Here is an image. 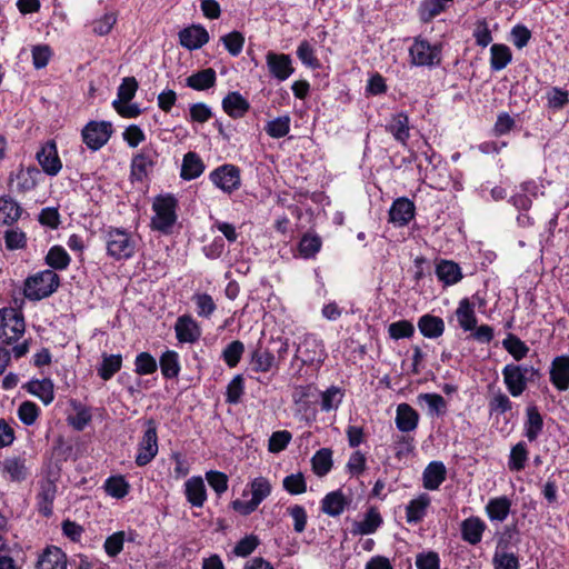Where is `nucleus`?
<instances>
[{
	"mask_svg": "<svg viewBox=\"0 0 569 569\" xmlns=\"http://www.w3.org/2000/svg\"><path fill=\"white\" fill-rule=\"evenodd\" d=\"M210 181L223 192L230 194L241 184L240 169L234 164H222L210 172Z\"/></svg>",
	"mask_w": 569,
	"mask_h": 569,
	"instance_id": "9d476101",
	"label": "nucleus"
},
{
	"mask_svg": "<svg viewBox=\"0 0 569 569\" xmlns=\"http://www.w3.org/2000/svg\"><path fill=\"white\" fill-rule=\"evenodd\" d=\"M415 331V326L409 320H398L388 326V335L393 340L411 338Z\"/></svg>",
	"mask_w": 569,
	"mask_h": 569,
	"instance_id": "6e6d98bb",
	"label": "nucleus"
},
{
	"mask_svg": "<svg viewBox=\"0 0 569 569\" xmlns=\"http://www.w3.org/2000/svg\"><path fill=\"white\" fill-rule=\"evenodd\" d=\"M244 352V345L240 340H233L222 350L221 358L229 368H234L240 362Z\"/></svg>",
	"mask_w": 569,
	"mask_h": 569,
	"instance_id": "5fc2aeb1",
	"label": "nucleus"
},
{
	"mask_svg": "<svg viewBox=\"0 0 569 569\" xmlns=\"http://www.w3.org/2000/svg\"><path fill=\"white\" fill-rule=\"evenodd\" d=\"M192 299L199 317L209 318L217 308L212 297L208 293H196Z\"/></svg>",
	"mask_w": 569,
	"mask_h": 569,
	"instance_id": "774afa93",
	"label": "nucleus"
},
{
	"mask_svg": "<svg viewBox=\"0 0 569 569\" xmlns=\"http://www.w3.org/2000/svg\"><path fill=\"white\" fill-rule=\"evenodd\" d=\"M383 523V519L377 507H370L362 520L353 521L350 528L352 536H368L375 533Z\"/></svg>",
	"mask_w": 569,
	"mask_h": 569,
	"instance_id": "6ab92c4d",
	"label": "nucleus"
},
{
	"mask_svg": "<svg viewBox=\"0 0 569 569\" xmlns=\"http://www.w3.org/2000/svg\"><path fill=\"white\" fill-rule=\"evenodd\" d=\"M528 460V450L523 441L518 442L511 448L508 468L511 471H520L525 468Z\"/></svg>",
	"mask_w": 569,
	"mask_h": 569,
	"instance_id": "864d4df0",
	"label": "nucleus"
},
{
	"mask_svg": "<svg viewBox=\"0 0 569 569\" xmlns=\"http://www.w3.org/2000/svg\"><path fill=\"white\" fill-rule=\"evenodd\" d=\"M184 495L187 501L197 508H201L207 500V490L204 481L200 476L189 478L184 483Z\"/></svg>",
	"mask_w": 569,
	"mask_h": 569,
	"instance_id": "5701e85b",
	"label": "nucleus"
},
{
	"mask_svg": "<svg viewBox=\"0 0 569 569\" xmlns=\"http://www.w3.org/2000/svg\"><path fill=\"white\" fill-rule=\"evenodd\" d=\"M204 168V163L199 154L189 151L183 156L180 177L187 181L193 180L202 174Z\"/></svg>",
	"mask_w": 569,
	"mask_h": 569,
	"instance_id": "2f4dec72",
	"label": "nucleus"
},
{
	"mask_svg": "<svg viewBox=\"0 0 569 569\" xmlns=\"http://www.w3.org/2000/svg\"><path fill=\"white\" fill-rule=\"evenodd\" d=\"M456 317L461 329L465 331H471L477 326V317L475 312V306L468 298L460 300L459 306L456 310Z\"/></svg>",
	"mask_w": 569,
	"mask_h": 569,
	"instance_id": "c9c22d12",
	"label": "nucleus"
},
{
	"mask_svg": "<svg viewBox=\"0 0 569 569\" xmlns=\"http://www.w3.org/2000/svg\"><path fill=\"white\" fill-rule=\"evenodd\" d=\"M126 541V532L117 531L108 536L103 543L104 552L111 557H117L122 550Z\"/></svg>",
	"mask_w": 569,
	"mask_h": 569,
	"instance_id": "e2e57ef3",
	"label": "nucleus"
},
{
	"mask_svg": "<svg viewBox=\"0 0 569 569\" xmlns=\"http://www.w3.org/2000/svg\"><path fill=\"white\" fill-rule=\"evenodd\" d=\"M26 331L23 313L12 307L0 309V343L13 345Z\"/></svg>",
	"mask_w": 569,
	"mask_h": 569,
	"instance_id": "20e7f679",
	"label": "nucleus"
},
{
	"mask_svg": "<svg viewBox=\"0 0 569 569\" xmlns=\"http://www.w3.org/2000/svg\"><path fill=\"white\" fill-rule=\"evenodd\" d=\"M177 206L178 202L173 196H158L152 203L154 211V216L151 219L152 229L166 234L169 233L177 221Z\"/></svg>",
	"mask_w": 569,
	"mask_h": 569,
	"instance_id": "39448f33",
	"label": "nucleus"
},
{
	"mask_svg": "<svg viewBox=\"0 0 569 569\" xmlns=\"http://www.w3.org/2000/svg\"><path fill=\"white\" fill-rule=\"evenodd\" d=\"M312 471L318 477H325L332 468V451L329 448L318 450L311 458Z\"/></svg>",
	"mask_w": 569,
	"mask_h": 569,
	"instance_id": "49530a36",
	"label": "nucleus"
},
{
	"mask_svg": "<svg viewBox=\"0 0 569 569\" xmlns=\"http://www.w3.org/2000/svg\"><path fill=\"white\" fill-rule=\"evenodd\" d=\"M251 498L260 505L270 493L271 485L270 481L264 477L254 478L250 482Z\"/></svg>",
	"mask_w": 569,
	"mask_h": 569,
	"instance_id": "680f3d73",
	"label": "nucleus"
},
{
	"mask_svg": "<svg viewBox=\"0 0 569 569\" xmlns=\"http://www.w3.org/2000/svg\"><path fill=\"white\" fill-rule=\"evenodd\" d=\"M36 158L42 171L50 177L57 176L62 168V162L54 140H48L43 143L37 151Z\"/></svg>",
	"mask_w": 569,
	"mask_h": 569,
	"instance_id": "ddd939ff",
	"label": "nucleus"
},
{
	"mask_svg": "<svg viewBox=\"0 0 569 569\" xmlns=\"http://www.w3.org/2000/svg\"><path fill=\"white\" fill-rule=\"evenodd\" d=\"M158 152L152 146L143 147L131 161V178L136 181H142L152 168L156 166Z\"/></svg>",
	"mask_w": 569,
	"mask_h": 569,
	"instance_id": "f8f14e48",
	"label": "nucleus"
},
{
	"mask_svg": "<svg viewBox=\"0 0 569 569\" xmlns=\"http://www.w3.org/2000/svg\"><path fill=\"white\" fill-rule=\"evenodd\" d=\"M396 426L401 432L413 431L418 427L419 413L408 403H400L396 412Z\"/></svg>",
	"mask_w": 569,
	"mask_h": 569,
	"instance_id": "a878e982",
	"label": "nucleus"
},
{
	"mask_svg": "<svg viewBox=\"0 0 569 569\" xmlns=\"http://www.w3.org/2000/svg\"><path fill=\"white\" fill-rule=\"evenodd\" d=\"M44 262L51 268V270H66L71 258L62 246L56 244L51 247L44 257Z\"/></svg>",
	"mask_w": 569,
	"mask_h": 569,
	"instance_id": "ea45409f",
	"label": "nucleus"
},
{
	"mask_svg": "<svg viewBox=\"0 0 569 569\" xmlns=\"http://www.w3.org/2000/svg\"><path fill=\"white\" fill-rule=\"evenodd\" d=\"M290 117L280 116L273 120L267 122L264 131L273 139H280L286 137L290 131Z\"/></svg>",
	"mask_w": 569,
	"mask_h": 569,
	"instance_id": "3c124183",
	"label": "nucleus"
},
{
	"mask_svg": "<svg viewBox=\"0 0 569 569\" xmlns=\"http://www.w3.org/2000/svg\"><path fill=\"white\" fill-rule=\"evenodd\" d=\"M388 213L390 223L405 227L415 218L416 206L407 197H400L392 202Z\"/></svg>",
	"mask_w": 569,
	"mask_h": 569,
	"instance_id": "2eb2a0df",
	"label": "nucleus"
},
{
	"mask_svg": "<svg viewBox=\"0 0 569 569\" xmlns=\"http://www.w3.org/2000/svg\"><path fill=\"white\" fill-rule=\"evenodd\" d=\"M68 558L61 548L48 546L38 558L37 569H67Z\"/></svg>",
	"mask_w": 569,
	"mask_h": 569,
	"instance_id": "412c9836",
	"label": "nucleus"
},
{
	"mask_svg": "<svg viewBox=\"0 0 569 569\" xmlns=\"http://www.w3.org/2000/svg\"><path fill=\"white\" fill-rule=\"evenodd\" d=\"M490 68L493 71L505 69L512 59L511 50L506 44L495 43L490 48Z\"/></svg>",
	"mask_w": 569,
	"mask_h": 569,
	"instance_id": "c03bdc74",
	"label": "nucleus"
},
{
	"mask_svg": "<svg viewBox=\"0 0 569 569\" xmlns=\"http://www.w3.org/2000/svg\"><path fill=\"white\" fill-rule=\"evenodd\" d=\"M502 346L517 361L523 359L529 351L526 343L511 333L502 341Z\"/></svg>",
	"mask_w": 569,
	"mask_h": 569,
	"instance_id": "13d9d810",
	"label": "nucleus"
},
{
	"mask_svg": "<svg viewBox=\"0 0 569 569\" xmlns=\"http://www.w3.org/2000/svg\"><path fill=\"white\" fill-rule=\"evenodd\" d=\"M3 472H6L11 481H23L28 476L26 459L22 457H10L3 461Z\"/></svg>",
	"mask_w": 569,
	"mask_h": 569,
	"instance_id": "37998d69",
	"label": "nucleus"
},
{
	"mask_svg": "<svg viewBox=\"0 0 569 569\" xmlns=\"http://www.w3.org/2000/svg\"><path fill=\"white\" fill-rule=\"evenodd\" d=\"M322 247V240L318 234L307 232L305 233L299 243L298 252L303 259H313Z\"/></svg>",
	"mask_w": 569,
	"mask_h": 569,
	"instance_id": "79ce46f5",
	"label": "nucleus"
},
{
	"mask_svg": "<svg viewBox=\"0 0 569 569\" xmlns=\"http://www.w3.org/2000/svg\"><path fill=\"white\" fill-rule=\"evenodd\" d=\"M274 356L271 351L258 345L251 352L250 363L256 372H268L274 365Z\"/></svg>",
	"mask_w": 569,
	"mask_h": 569,
	"instance_id": "58836bf2",
	"label": "nucleus"
},
{
	"mask_svg": "<svg viewBox=\"0 0 569 569\" xmlns=\"http://www.w3.org/2000/svg\"><path fill=\"white\" fill-rule=\"evenodd\" d=\"M511 509V500L507 496L492 498L486 506V512L491 521L502 522L507 519Z\"/></svg>",
	"mask_w": 569,
	"mask_h": 569,
	"instance_id": "f704fd0d",
	"label": "nucleus"
},
{
	"mask_svg": "<svg viewBox=\"0 0 569 569\" xmlns=\"http://www.w3.org/2000/svg\"><path fill=\"white\" fill-rule=\"evenodd\" d=\"M216 81V71L212 68H207L190 74L186 79V86L197 91H204L214 87Z\"/></svg>",
	"mask_w": 569,
	"mask_h": 569,
	"instance_id": "473e14b6",
	"label": "nucleus"
},
{
	"mask_svg": "<svg viewBox=\"0 0 569 569\" xmlns=\"http://www.w3.org/2000/svg\"><path fill=\"white\" fill-rule=\"evenodd\" d=\"M501 372L508 392L515 398L523 393L529 381L540 377L538 369L526 365L508 363Z\"/></svg>",
	"mask_w": 569,
	"mask_h": 569,
	"instance_id": "7ed1b4c3",
	"label": "nucleus"
},
{
	"mask_svg": "<svg viewBox=\"0 0 569 569\" xmlns=\"http://www.w3.org/2000/svg\"><path fill=\"white\" fill-rule=\"evenodd\" d=\"M136 372L140 376L151 375L157 371L158 365L152 355L140 352L134 360Z\"/></svg>",
	"mask_w": 569,
	"mask_h": 569,
	"instance_id": "0e129e2a",
	"label": "nucleus"
},
{
	"mask_svg": "<svg viewBox=\"0 0 569 569\" xmlns=\"http://www.w3.org/2000/svg\"><path fill=\"white\" fill-rule=\"evenodd\" d=\"M550 381L559 391L569 388V355L556 357L550 367Z\"/></svg>",
	"mask_w": 569,
	"mask_h": 569,
	"instance_id": "aec40b11",
	"label": "nucleus"
},
{
	"mask_svg": "<svg viewBox=\"0 0 569 569\" xmlns=\"http://www.w3.org/2000/svg\"><path fill=\"white\" fill-rule=\"evenodd\" d=\"M40 415L39 407L32 401H23L18 408V418L26 426H32Z\"/></svg>",
	"mask_w": 569,
	"mask_h": 569,
	"instance_id": "338daca9",
	"label": "nucleus"
},
{
	"mask_svg": "<svg viewBox=\"0 0 569 569\" xmlns=\"http://www.w3.org/2000/svg\"><path fill=\"white\" fill-rule=\"evenodd\" d=\"M161 373L167 379L177 378L180 372L179 355L173 350L163 352L159 360Z\"/></svg>",
	"mask_w": 569,
	"mask_h": 569,
	"instance_id": "de8ad7c7",
	"label": "nucleus"
},
{
	"mask_svg": "<svg viewBox=\"0 0 569 569\" xmlns=\"http://www.w3.org/2000/svg\"><path fill=\"white\" fill-rule=\"evenodd\" d=\"M386 130L392 134V137L400 142L406 144L410 138L409 118L405 112L393 114L389 122L386 124Z\"/></svg>",
	"mask_w": 569,
	"mask_h": 569,
	"instance_id": "cd10ccee",
	"label": "nucleus"
},
{
	"mask_svg": "<svg viewBox=\"0 0 569 569\" xmlns=\"http://www.w3.org/2000/svg\"><path fill=\"white\" fill-rule=\"evenodd\" d=\"M22 213L20 204L10 197L0 198V226H12Z\"/></svg>",
	"mask_w": 569,
	"mask_h": 569,
	"instance_id": "4c0bfd02",
	"label": "nucleus"
},
{
	"mask_svg": "<svg viewBox=\"0 0 569 569\" xmlns=\"http://www.w3.org/2000/svg\"><path fill=\"white\" fill-rule=\"evenodd\" d=\"M325 356L323 343L316 335L308 333L296 349V359H300L303 365L322 362Z\"/></svg>",
	"mask_w": 569,
	"mask_h": 569,
	"instance_id": "9b49d317",
	"label": "nucleus"
},
{
	"mask_svg": "<svg viewBox=\"0 0 569 569\" xmlns=\"http://www.w3.org/2000/svg\"><path fill=\"white\" fill-rule=\"evenodd\" d=\"M442 44H431L427 39L416 37L409 48L410 63L416 67L433 68L441 63Z\"/></svg>",
	"mask_w": 569,
	"mask_h": 569,
	"instance_id": "423d86ee",
	"label": "nucleus"
},
{
	"mask_svg": "<svg viewBox=\"0 0 569 569\" xmlns=\"http://www.w3.org/2000/svg\"><path fill=\"white\" fill-rule=\"evenodd\" d=\"M244 392V382L241 375H237L227 386L226 402L237 405Z\"/></svg>",
	"mask_w": 569,
	"mask_h": 569,
	"instance_id": "69168bd1",
	"label": "nucleus"
},
{
	"mask_svg": "<svg viewBox=\"0 0 569 569\" xmlns=\"http://www.w3.org/2000/svg\"><path fill=\"white\" fill-rule=\"evenodd\" d=\"M283 489L290 495H301L307 491V482L301 472L291 473L282 480Z\"/></svg>",
	"mask_w": 569,
	"mask_h": 569,
	"instance_id": "052dcab7",
	"label": "nucleus"
},
{
	"mask_svg": "<svg viewBox=\"0 0 569 569\" xmlns=\"http://www.w3.org/2000/svg\"><path fill=\"white\" fill-rule=\"evenodd\" d=\"M144 426L146 430L138 443V453L134 460L139 467L147 466L151 462L159 450L156 421L153 419H148L144 422Z\"/></svg>",
	"mask_w": 569,
	"mask_h": 569,
	"instance_id": "6e6552de",
	"label": "nucleus"
},
{
	"mask_svg": "<svg viewBox=\"0 0 569 569\" xmlns=\"http://www.w3.org/2000/svg\"><path fill=\"white\" fill-rule=\"evenodd\" d=\"M174 332L177 340L181 343H194L201 337V328L190 315L178 317Z\"/></svg>",
	"mask_w": 569,
	"mask_h": 569,
	"instance_id": "f3484780",
	"label": "nucleus"
},
{
	"mask_svg": "<svg viewBox=\"0 0 569 569\" xmlns=\"http://www.w3.org/2000/svg\"><path fill=\"white\" fill-rule=\"evenodd\" d=\"M486 527L479 517H469L461 522V537L466 542L477 545L481 541Z\"/></svg>",
	"mask_w": 569,
	"mask_h": 569,
	"instance_id": "bb28decb",
	"label": "nucleus"
},
{
	"mask_svg": "<svg viewBox=\"0 0 569 569\" xmlns=\"http://www.w3.org/2000/svg\"><path fill=\"white\" fill-rule=\"evenodd\" d=\"M348 505V498L345 496L342 490L338 489L327 493L322 498L321 511L330 517H338L345 511Z\"/></svg>",
	"mask_w": 569,
	"mask_h": 569,
	"instance_id": "b1692460",
	"label": "nucleus"
},
{
	"mask_svg": "<svg viewBox=\"0 0 569 569\" xmlns=\"http://www.w3.org/2000/svg\"><path fill=\"white\" fill-rule=\"evenodd\" d=\"M447 478V468L442 461H431L422 472V486L427 490H438Z\"/></svg>",
	"mask_w": 569,
	"mask_h": 569,
	"instance_id": "4be33fe9",
	"label": "nucleus"
},
{
	"mask_svg": "<svg viewBox=\"0 0 569 569\" xmlns=\"http://www.w3.org/2000/svg\"><path fill=\"white\" fill-rule=\"evenodd\" d=\"M179 43L188 50H197L209 41V33L201 24H192L179 31Z\"/></svg>",
	"mask_w": 569,
	"mask_h": 569,
	"instance_id": "a211bd4d",
	"label": "nucleus"
},
{
	"mask_svg": "<svg viewBox=\"0 0 569 569\" xmlns=\"http://www.w3.org/2000/svg\"><path fill=\"white\" fill-rule=\"evenodd\" d=\"M431 499L427 493L419 495L416 499L409 501L406 507V520L408 523H418L427 515Z\"/></svg>",
	"mask_w": 569,
	"mask_h": 569,
	"instance_id": "7c9ffc66",
	"label": "nucleus"
},
{
	"mask_svg": "<svg viewBox=\"0 0 569 569\" xmlns=\"http://www.w3.org/2000/svg\"><path fill=\"white\" fill-rule=\"evenodd\" d=\"M292 401L296 407V415L307 421H313L317 417L316 401L317 389L312 386H298L292 392Z\"/></svg>",
	"mask_w": 569,
	"mask_h": 569,
	"instance_id": "1a4fd4ad",
	"label": "nucleus"
},
{
	"mask_svg": "<svg viewBox=\"0 0 569 569\" xmlns=\"http://www.w3.org/2000/svg\"><path fill=\"white\" fill-rule=\"evenodd\" d=\"M420 333L428 339H438L445 332V321L438 316L426 313L418 319Z\"/></svg>",
	"mask_w": 569,
	"mask_h": 569,
	"instance_id": "393cba45",
	"label": "nucleus"
},
{
	"mask_svg": "<svg viewBox=\"0 0 569 569\" xmlns=\"http://www.w3.org/2000/svg\"><path fill=\"white\" fill-rule=\"evenodd\" d=\"M488 407L491 416L505 415L512 409V402L506 393L499 390L489 399Z\"/></svg>",
	"mask_w": 569,
	"mask_h": 569,
	"instance_id": "bf43d9fd",
	"label": "nucleus"
},
{
	"mask_svg": "<svg viewBox=\"0 0 569 569\" xmlns=\"http://www.w3.org/2000/svg\"><path fill=\"white\" fill-rule=\"evenodd\" d=\"M71 407L76 411L74 416L68 418L69 423L78 431L83 430L92 419L91 411L88 407L79 401H71Z\"/></svg>",
	"mask_w": 569,
	"mask_h": 569,
	"instance_id": "8fccbe9b",
	"label": "nucleus"
},
{
	"mask_svg": "<svg viewBox=\"0 0 569 569\" xmlns=\"http://www.w3.org/2000/svg\"><path fill=\"white\" fill-rule=\"evenodd\" d=\"M223 111L233 119L243 117L250 109L249 102L237 91L229 92L222 100Z\"/></svg>",
	"mask_w": 569,
	"mask_h": 569,
	"instance_id": "c85d7f7f",
	"label": "nucleus"
},
{
	"mask_svg": "<svg viewBox=\"0 0 569 569\" xmlns=\"http://www.w3.org/2000/svg\"><path fill=\"white\" fill-rule=\"evenodd\" d=\"M26 390L38 397L46 406L50 405L54 399V386L51 379H34L24 386Z\"/></svg>",
	"mask_w": 569,
	"mask_h": 569,
	"instance_id": "c756f323",
	"label": "nucleus"
},
{
	"mask_svg": "<svg viewBox=\"0 0 569 569\" xmlns=\"http://www.w3.org/2000/svg\"><path fill=\"white\" fill-rule=\"evenodd\" d=\"M107 256L116 261L130 260L137 252L138 242L132 232L122 227L108 226L101 230Z\"/></svg>",
	"mask_w": 569,
	"mask_h": 569,
	"instance_id": "f257e3e1",
	"label": "nucleus"
},
{
	"mask_svg": "<svg viewBox=\"0 0 569 569\" xmlns=\"http://www.w3.org/2000/svg\"><path fill=\"white\" fill-rule=\"evenodd\" d=\"M321 410L329 412L336 410L342 401L343 393L338 387L331 386L326 391L321 392Z\"/></svg>",
	"mask_w": 569,
	"mask_h": 569,
	"instance_id": "4d7b16f0",
	"label": "nucleus"
},
{
	"mask_svg": "<svg viewBox=\"0 0 569 569\" xmlns=\"http://www.w3.org/2000/svg\"><path fill=\"white\" fill-rule=\"evenodd\" d=\"M40 174V170L36 167L21 168L16 174L17 191L27 192L33 190L38 184Z\"/></svg>",
	"mask_w": 569,
	"mask_h": 569,
	"instance_id": "a19ab883",
	"label": "nucleus"
},
{
	"mask_svg": "<svg viewBox=\"0 0 569 569\" xmlns=\"http://www.w3.org/2000/svg\"><path fill=\"white\" fill-rule=\"evenodd\" d=\"M60 286V277L51 269L39 271L24 281V297L38 301L51 296Z\"/></svg>",
	"mask_w": 569,
	"mask_h": 569,
	"instance_id": "f03ea898",
	"label": "nucleus"
},
{
	"mask_svg": "<svg viewBox=\"0 0 569 569\" xmlns=\"http://www.w3.org/2000/svg\"><path fill=\"white\" fill-rule=\"evenodd\" d=\"M57 485L50 478L42 479L39 482V491L36 496L37 508L43 517H50L53 513V501L57 496Z\"/></svg>",
	"mask_w": 569,
	"mask_h": 569,
	"instance_id": "dca6fc26",
	"label": "nucleus"
},
{
	"mask_svg": "<svg viewBox=\"0 0 569 569\" xmlns=\"http://www.w3.org/2000/svg\"><path fill=\"white\" fill-rule=\"evenodd\" d=\"M443 0H422L418 8V14L422 22H430L448 8Z\"/></svg>",
	"mask_w": 569,
	"mask_h": 569,
	"instance_id": "a18cd8bd",
	"label": "nucleus"
},
{
	"mask_svg": "<svg viewBox=\"0 0 569 569\" xmlns=\"http://www.w3.org/2000/svg\"><path fill=\"white\" fill-rule=\"evenodd\" d=\"M266 63L270 76L280 82L286 81L295 72L292 59L286 53L268 51L266 54Z\"/></svg>",
	"mask_w": 569,
	"mask_h": 569,
	"instance_id": "4468645a",
	"label": "nucleus"
},
{
	"mask_svg": "<svg viewBox=\"0 0 569 569\" xmlns=\"http://www.w3.org/2000/svg\"><path fill=\"white\" fill-rule=\"evenodd\" d=\"M525 436L532 442L536 441L543 429V419L536 406L526 409Z\"/></svg>",
	"mask_w": 569,
	"mask_h": 569,
	"instance_id": "72a5a7b5",
	"label": "nucleus"
},
{
	"mask_svg": "<svg viewBox=\"0 0 569 569\" xmlns=\"http://www.w3.org/2000/svg\"><path fill=\"white\" fill-rule=\"evenodd\" d=\"M130 485L122 476L109 477L104 482L106 492L116 499H122L129 493Z\"/></svg>",
	"mask_w": 569,
	"mask_h": 569,
	"instance_id": "603ef678",
	"label": "nucleus"
},
{
	"mask_svg": "<svg viewBox=\"0 0 569 569\" xmlns=\"http://www.w3.org/2000/svg\"><path fill=\"white\" fill-rule=\"evenodd\" d=\"M438 279L446 286H451L461 280V268L451 260H441L436 267Z\"/></svg>",
	"mask_w": 569,
	"mask_h": 569,
	"instance_id": "e433bc0d",
	"label": "nucleus"
},
{
	"mask_svg": "<svg viewBox=\"0 0 569 569\" xmlns=\"http://www.w3.org/2000/svg\"><path fill=\"white\" fill-rule=\"evenodd\" d=\"M122 367V356L121 355H102V362L98 368L99 377L108 381L110 380Z\"/></svg>",
	"mask_w": 569,
	"mask_h": 569,
	"instance_id": "09e8293b",
	"label": "nucleus"
},
{
	"mask_svg": "<svg viewBox=\"0 0 569 569\" xmlns=\"http://www.w3.org/2000/svg\"><path fill=\"white\" fill-rule=\"evenodd\" d=\"M113 133L112 124L109 121H89L81 130L83 143L91 151L100 150Z\"/></svg>",
	"mask_w": 569,
	"mask_h": 569,
	"instance_id": "0eeeda50",
	"label": "nucleus"
}]
</instances>
